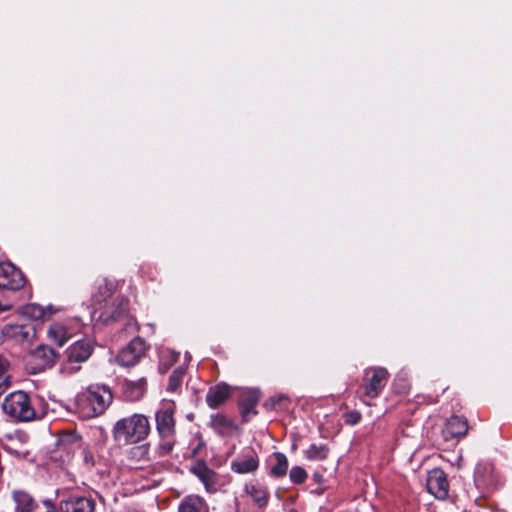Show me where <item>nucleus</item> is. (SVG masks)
Wrapping results in <instances>:
<instances>
[{
  "mask_svg": "<svg viewBox=\"0 0 512 512\" xmlns=\"http://www.w3.org/2000/svg\"><path fill=\"white\" fill-rule=\"evenodd\" d=\"M128 301L123 297L113 298L110 302L102 305V309H97L98 320L108 324L123 317L127 311Z\"/></svg>",
  "mask_w": 512,
  "mask_h": 512,
  "instance_id": "10",
  "label": "nucleus"
},
{
  "mask_svg": "<svg viewBox=\"0 0 512 512\" xmlns=\"http://www.w3.org/2000/svg\"><path fill=\"white\" fill-rule=\"evenodd\" d=\"M11 309H12V305L11 304L1 303L0 302V314L3 313V312L10 311Z\"/></svg>",
  "mask_w": 512,
  "mask_h": 512,
  "instance_id": "39",
  "label": "nucleus"
},
{
  "mask_svg": "<svg viewBox=\"0 0 512 512\" xmlns=\"http://www.w3.org/2000/svg\"><path fill=\"white\" fill-rule=\"evenodd\" d=\"M66 454L72 453L73 456H78L84 462H89L92 459L91 454L88 451L87 445H85L79 435L70 432L66 428Z\"/></svg>",
  "mask_w": 512,
  "mask_h": 512,
  "instance_id": "15",
  "label": "nucleus"
},
{
  "mask_svg": "<svg viewBox=\"0 0 512 512\" xmlns=\"http://www.w3.org/2000/svg\"><path fill=\"white\" fill-rule=\"evenodd\" d=\"M426 486L429 493L438 499H445L448 496L449 484L443 470L436 468L428 473Z\"/></svg>",
  "mask_w": 512,
  "mask_h": 512,
  "instance_id": "12",
  "label": "nucleus"
},
{
  "mask_svg": "<svg viewBox=\"0 0 512 512\" xmlns=\"http://www.w3.org/2000/svg\"><path fill=\"white\" fill-rule=\"evenodd\" d=\"M2 410L16 422H28L36 417L30 397L24 391H15L7 395L3 401Z\"/></svg>",
  "mask_w": 512,
  "mask_h": 512,
  "instance_id": "3",
  "label": "nucleus"
},
{
  "mask_svg": "<svg viewBox=\"0 0 512 512\" xmlns=\"http://www.w3.org/2000/svg\"><path fill=\"white\" fill-rule=\"evenodd\" d=\"M245 492L252 498L255 505L260 509L267 506L269 500V492L265 485L259 482H251L245 486Z\"/></svg>",
  "mask_w": 512,
  "mask_h": 512,
  "instance_id": "19",
  "label": "nucleus"
},
{
  "mask_svg": "<svg viewBox=\"0 0 512 512\" xmlns=\"http://www.w3.org/2000/svg\"><path fill=\"white\" fill-rule=\"evenodd\" d=\"M94 508L93 500L86 497H70L66 500V512H93Z\"/></svg>",
  "mask_w": 512,
  "mask_h": 512,
  "instance_id": "24",
  "label": "nucleus"
},
{
  "mask_svg": "<svg viewBox=\"0 0 512 512\" xmlns=\"http://www.w3.org/2000/svg\"><path fill=\"white\" fill-rule=\"evenodd\" d=\"M68 330V326L66 325V331ZM66 341L68 340V336H65Z\"/></svg>",
  "mask_w": 512,
  "mask_h": 512,
  "instance_id": "42",
  "label": "nucleus"
},
{
  "mask_svg": "<svg viewBox=\"0 0 512 512\" xmlns=\"http://www.w3.org/2000/svg\"><path fill=\"white\" fill-rule=\"evenodd\" d=\"M185 373H186V370L182 366H179L176 369H174L172 374L169 377L167 391H169V392L177 391L181 387Z\"/></svg>",
  "mask_w": 512,
  "mask_h": 512,
  "instance_id": "31",
  "label": "nucleus"
},
{
  "mask_svg": "<svg viewBox=\"0 0 512 512\" xmlns=\"http://www.w3.org/2000/svg\"><path fill=\"white\" fill-rule=\"evenodd\" d=\"M113 399L110 389L103 385H91L80 391L66 409L77 413L83 419L102 415Z\"/></svg>",
  "mask_w": 512,
  "mask_h": 512,
  "instance_id": "1",
  "label": "nucleus"
},
{
  "mask_svg": "<svg viewBox=\"0 0 512 512\" xmlns=\"http://www.w3.org/2000/svg\"><path fill=\"white\" fill-rule=\"evenodd\" d=\"M211 427L220 435L227 436L236 430L235 424L227 417L216 414L211 417Z\"/></svg>",
  "mask_w": 512,
  "mask_h": 512,
  "instance_id": "25",
  "label": "nucleus"
},
{
  "mask_svg": "<svg viewBox=\"0 0 512 512\" xmlns=\"http://www.w3.org/2000/svg\"><path fill=\"white\" fill-rule=\"evenodd\" d=\"M272 457L275 463L270 468V475L275 478L283 477L288 470V459L286 455L281 452H275Z\"/></svg>",
  "mask_w": 512,
  "mask_h": 512,
  "instance_id": "27",
  "label": "nucleus"
},
{
  "mask_svg": "<svg viewBox=\"0 0 512 512\" xmlns=\"http://www.w3.org/2000/svg\"><path fill=\"white\" fill-rule=\"evenodd\" d=\"M26 440L27 436L24 433L17 431L14 434L6 436L3 448L11 455L18 458H25L29 454V450L26 446Z\"/></svg>",
  "mask_w": 512,
  "mask_h": 512,
  "instance_id": "14",
  "label": "nucleus"
},
{
  "mask_svg": "<svg viewBox=\"0 0 512 512\" xmlns=\"http://www.w3.org/2000/svg\"><path fill=\"white\" fill-rule=\"evenodd\" d=\"M468 431L467 420L460 416H451L442 429V436L445 441L466 435Z\"/></svg>",
  "mask_w": 512,
  "mask_h": 512,
  "instance_id": "17",
  "label": "nucleus"
},
{
  "mask_svg": "<svg viewBox=\"0 0 512 512\" xmlns=\"http://www.w3.org/2000/svg\"><path fill=\"white\" fill-rule=\"evenodd\" d=\"M24 312L34 320L46 321L50 320L56 312H60V309L52 305L42 306L37 303H31L25 306Z\"/></svg>",
  "mask_w": 512,
  "mask_h": 512,
  "instance_id": "20",
  "label": "nucleus"
},
{
  "mask_svg": "<svg viewBox=\"0 0 512 512\" xmlns=\"http://www.w3.org/2000/svg\"><path fill=\"white\" fill-rule=\"evenodd\" d=\"M150 429V422L145 415L133 414L119 419L112 432L116 441L133 444L144 440Z\"/></svg>",
  "mask_w": 512,
  "mask_h": 512,
  "instance_id": "2",
  "label": "nucleus"
},
{
  "mask_svg": "<svg viewBox=\"0 0 512 512\" xmlns=\"http://www.w3.org/2000/svg\"><path fill=\"white\" fill-rule=\"evenodd\" d=\"M258 466L259 459L255 453L243 455L231 462V469L239 474L252 473Z\"/></svg>",
  "mask_w": 512,
  "mask_h": 512,
  "instance_id": "18",
  "label": "nucleus"
},
{
  "mask_svg": "<svg viewBox=\"0 0 512 512\" xmlns=\"http://www.w3.org/2000/svg\"><path fill=\"white\" fill-rule=\"evenodd\" d=\"M48 340L58 347L64 344V324L52 323L47 330Z\"/></svg>",
  "mask_w": 512,
  "mask_h": 512,
  "instance_id": "29",
  "label": "nucleus"
},
{
  "mask_svg": "<svg viewBox=\"0 0 512 512\" xmlns=\"http://www.w3.org/2000/svg\"><path fill=\"white\" fill-rule=\"evenodd\" d=\"M257 402L258 397L255 393H250L241 399L240 410L244 421H249L252 416L256 415L255 407Z\"/></svg>",
  "mask_w": 512,
  "mask_h": 512,
  "instance_id": "26",
  "label": "nucleus"
},
{
  "mask_svg": "<svg viewBox=\"0 0 512 512\" xmlns=\"http://www.w3.org/2000/svg\"><path fill=\"white\" fill-rule=\"evenodd\" d=\"M147 350L146 342L140 337H135L119 351L116 362L123 367L135 366L145 357Z\"/></svg>",
  "mask_w": 512,
  "mask_h": 512,
  "instance_id": "7",
  "label": "nucleus"
},
{
  "mask_svg": "<svg viewBox=\"0 0 512 512\" xmlns=\"http://www.w3.org/2000/svg\"><path fill=\"white\" fill-rule=\"evenodd\" d=\"M191 472L203 483L208 493L217 491L218 476L205 463H198L191 468Z\"/></svg>",
  "mask_w": 512,
  "mask_h": 512,
  "instance_id": "16",
  "label": "nucleus"
},
{
  "mask_svg": "<svg viewBox=\"0 0 512 512\" xmlns=\"http://www.w3.org/2000/svg\"><path fill=\"white\" fill-rule=\"evenodd\" d=\"M146 384V380L144 378H141L139 381H138V385L139 387H144V385Z\"/></svg>",
  "mask_w": 512,
  "mask_h": 512,
  "instance_id": "41",
  "label": "nucleus"
},
{
  "mask_svg": "<svg viewBox=\"0 0 512 512\" xmlns=\"http://www.w3.org/2000/svg\"><path fill=\"white\" fill-rule=\"evenodd\" d=\"M179 358V353L170 350V349H163L160 352V362L158 370L161 374L166 373L169 368L177 362Z\"/></svg>",
  "mask_w": 512,
  "mask_h": 512,
  "instance_id": "28",
  "label": "nucleus"
},
{
  "mask_svg": "<svg viewBox=\"0 0 512 512\" xmlns=\"http://www.w3.org/2000/svg\"><path fill=\"white\" fill-rule=\"evenodd\" d=\"M93 351V345L88 339L77 340L73 344L69 346L66 350V358L67 362L71 365L68 369L66 367V372H77L80 367L73 366V364L82 363L87 361Z\"/></svg>",
  "mask_w": 512,
  "mask_h": 512,
  "instance_id": "9",
  "label": "nucleus"
},
{
  "mask_svg": "<svg viewBox=\"0 0 512 512\" xmlns=\"http://www.w3.org/2000/svg\"><path fill=\"white\" fill-rule=\"evenodd\" d=\"M389 373L382 367H370L365 369L363 378V396L377 398L387 384Z\"/></svg>",
  "mask_w": 512,
  "mask_h": 512,
  "instance_id": "6",
  "label": "nucleus"
},
{
  "mask_svg": "<svg viewBox=\"0 0 512 512\" xmlns=\"http://www.w3.org/2000/svg\"><path fill=\"white\" fill-rule=\"evenodd\" d=\"M127 327H129V328L134 327L135 329H137V325H136V323H134L133 319L128 320Z\"/></svg>",
  "mask_w": 512,
  "mask_h": 512,
  "instance_id": "40",
  "label": "nucleus"
},
{
  "mask_svg": "<svg viewBox=\"0 0 512 512\" xmlns=\"http://www.w3.org/2000/svg\"><path fill=\"white\" fill-rule=\"evenodd\" d=\"M115 291V284L107 279H101L97 281L96 292L92 295L93 312L91 317H96L97 309H102V305L110 302Z\"/></svg>",
  "mask_w": 512,
  "mask_h": 512,
  "instance_id": "13",
  "label": "nucleus"
},
{
  "mask_svg": "<svg viewBox=\"0 0 512 512\" xmlns=\"http://www.w3.org/2000/svg\"><path fill=\"white\" fill-rule=\"evenodd\" d=\"M12 498L17 512H36L39 508L34 498L25 491H13Z\"/></svg>",
  "mask_w": 512,
  "mask_h": 512,
  "instance_id": "22",
  "label": "nucleus"
},
{
  "mask_svg": "<svg viewBox=\"0 0 512 512\" xmlns=\"http://www.w3.org/2000/svg\"><path fill=\"white\" fill-rule=\"evenodd\" d=\"M360 418H361V416L359 413L352 412V413L348 414L346 422L351 425H355L359 422Z\"/></svg>",
  "mask_w": 512,
  "mask_h": 512,
  "instance_id": "36",
  "label": "nucleus"
},
{
  "mask_svg": "<svg viewBox=\"0 0 512 512\" xmlns=\"http://www.w3.org/2000/svg\"><path fill=\"white\" fill-rule=\"evenodd\" d=\"M70 326L79 330L80 327L82 326L80 323V319L78 317H75L74 319L70 320Z\"/></svg>",
  "mask_w": 512,
  "mask_h": 512,
  "instance_id": "38",
  "label": "nucleus"
},
{
  "mask_svg": "<svg viewBox=\"0 0 512 512\" xmlns=\"http://www.w3.org/2000/svg\"><path fill=\"white\" fill-rule=\"evenodd\" d=\"M10 377L7 374L0 373V396L8 389Z\"/></svg>",
  "mask_w": 512,
  "mask_h": 512,
  "instance_id": "35",
  "label": "nucleus"
},
{
  "mask_svg": "<svg viewBox=\"0 0 512 512\" xmlns=\"http://www.w3.org/2000/svg\"><path fill=\"white\" fill-rule=\"evenodd\" d=\"M178 512H209V506L202 497L187 495L180 501Z\"/></svg>",
  "mask_w": 512,
  "mask_h": 512,
  "instance_id": "21",
  "label": "nucleus"
},
{
  "mask_svg": "<svg viewBox=\"0 0 512 512\" xmlns=\"http://www.w3.org/2000/svg\"><path fill=\"white\" fill-rule=\"evenodd\" d=\"M229 395V386L226 384H219L209 389L206 396V402L209 407L216 408L225 402Z\"/></svg>",
  "mask_w": 512,
  "mask_h": 512,
  "instance_id": "23",
  "label": "nucleus"
},
{
  "mask_svg": "<svg viewBox=\"0 0 512 512\" xmlns=\"http://www.w3.org/2000/svg\"><path fill=\"white\" fill-rule=\"evenodd\" d=\"M289 478L295 484H302L307 479V472L300 466H294L289 472Z\"/></svg>",
  "mask_w": 512,
  "mask_h": 512,
  "instance_id": "33",
  "label": "nucleus"
},
{
  "mask_svg": "<svg viewBox=\"0 0 512 512\" xmlns=\"http://www.w3.org/2000/svg\"><path fill=\"white\" fill-rule=\"evenodd\" d=\"M27 280L22 271L12 263H0V289L18 291L24 288Z\"/></svg>",
  "mask_w": 512,
  "mask_h": 512,
  "instance_id": "8",
  "label": "nucleus"
},
{
  "mask_svg": "<svg viewBox=\"0 0 512 512\" xmlns=\"http://www.w3.org/2000/svg\"><path fill=\"white\" fill-rule=\"evenodd\" d=\"M328 448L325 445L312 444L305 452L306 458L312 461H322L328 456Z\"/></svg>",
  "mask_w": 512,
  "mask_h": 512,
  "instance_id": "32",
  "label": "nucleus"
},
{
  "mask_svg": "<svg viewBox=\"0 0 512 512\" xmlns=\"http://www.w3.org/2000/svg\"><path fill=\"white\" fill-rule=\"evenodd\" d=\"M2 335L5 338L17 342L19 344H25L30 343L34 339L36 335V330L34 326L30 323H9L3 327Z\"/></svg>",
  "mask_w": 512,
  "mask_h": 512,
  "instance_id": "11",
  "label": "nucleus"
},
{
  "mask_svg": "<svg viewBox=\"0 0 512 512\" xmlns=\"http://www.w3.org/2000/svg\"><path fill=\"white\" fill-rule=\"evenodd\" d=\"M130 453L133 457L143 458L147 455L148 448L146 445H140L132 448Z\"/></svg>",
  "mask_w": 512,
  "mask_h": 512,
  "instance_id": "34",
  "label": "nucleus"
},
{
  "mask_svg": "<svg viewBox=\"0 0 512 512\" xmlns=\"http://www.w3.org/2000/svg\"><path fill=\"white\" fill-rule=\"evenodd\" d=\"M46 457L47 460L51 463L56 464V466L62 468L63 466V457H64V445L59 439L55 444L53 448H49L46 451Z\"/></svg>",
  "mask_w": 512,
  "mask_h": 512,
  "instance_id": "30",
  "label": "nucleus"
},
{
  "mask_svg": "<svg viewBox=\"0 0 512 512\" xmlns=\"http://www.w3.org/2000/svg\"><path fill=\"white\" fill-rule=\"evenodd\" d=\"M59 355L48 345H39L26 357V369L31 374H38L51 368Z\"/></svg>",
  "mask_w": 512,
  "mask_h": 512,
  "instance_id": "5",
  "label": "nucleus"
},
{
  "mask_svg": "<svg viewBox=\"0 0 512 512\" xmlns=\"http://www.w3.org/2000/svg\"><path fill=\"white\" fill-rule=\"evenodd\" d=\"M175 404L174 402H165L162 407L156 412V429L163 440L161 449L165 453H169L174 446L175 434Z\"/></svg>",
  "mask_w": 512,
  "mask_h": 512,
  "instance_id": "4",
  "label": "nucleus"
},
{
  "mask_svg": "<svg viewBox=\"0 0 512 512\" xmlns=\"http://www.w3.org/2000/svg\"><path fill=\"white\" fill-rule=\"evenodd\" d=\"M8 363L2 356H0V373L6 374Z\"/></svg>",
  "mask_w": 512,
  "mask_h": 512,
  "instance_id": "37",
  "label": "nucleus"
}]
</instances>
